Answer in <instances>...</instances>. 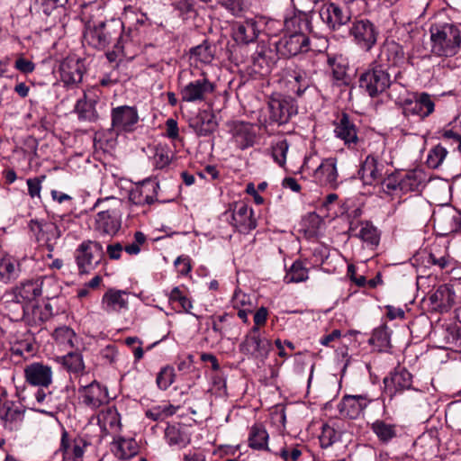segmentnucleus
<instances>
[{
    "label": "nucleus",
    "mask_w": 461,
    "mask_h": 461,
    "mask_svg": "<svg viewBox=\"0 0 461 461\" xmlns=\"http://www.w3.org/2000/svg\"><path fill=\"white\" fill-rule=\"evenodd\" d=\"M96 100L94 98H87L85 94L83 99L77 102L75 110L78 114V118L84 121L94 122L98 118L97 112L95 110Z\"/></svg>",
    "instance_id": "obj_37"
},
{
    "label": "nucleus",
    "mask_w": 461,
    "mask_h": 461,
    "mask_svg": "<svg viewBox=\"0 0 461 461\" xmlns=\"http://www.w3.org/2000/svg\"><path fill=\"white\" fill-rule=\"evenodd\" d=\"M123 23L118 20L102 22L94 27H87L84 33L85 41L99 50L115 43L122 37Z\"/></svg>",
    "instance_id": "obj_2"
},
{
    "label": "nucleus",
    "mask_w": 461,
    "mask_h": 461,
    "mask_svg": "<svg viewBox=\"0 0 461 461\" xmlns=\"http://www.w3.org/2000/svg\"><path fill=\"white\" fill-rule=\"evenodd\" d=\"M216 125L213 116L206 112L200 113L190 122V126L198 136L210 135L215 130Z\"/></svg>",
    "instance_id": "obj_35"
},
{
    "label": "nucleus",
    "mask_w": 461,
    "mask_h": 461,
    "mask_svg": "<svg viewBox=\"0 0 461 461\" xmlns=\"http://www.w3.org/2000/svg\"><path fill=\"white\" fill-rule=\"evenodd\" d=\"M165 439L170 447L177 449L186 447L191 441L186 429L179 423L171 424L166 428Z\"/></svg>",
    "instance_id": "obj_31"
},
{
    "label": "nucleus",
    "mask_w": 461,
    "mask_h": 461,
    "mask_svg": "<svg viewBox=\"0 0 461 461\" xmlns=\"http://www.w3.org/2000/svg\"><path fill=\"white\" fill-rule=\"evenodd\" d=\"M52 382V370L49 366L35 362L31 364V384L49 387Z\"/></svg>",
    "instance_id": "obj_34"
},
{
    "label": "nucleus",
    "mask_w": 461,
    "mask_h": 461,
    "mask_svg": "<svg viewBox=\"0 0 461 461\" xmlns=\"http://www.w3.org/2000/svg\"><path fill=\"white\" fill-rule=\"evenodd\" d=\"M356 236L370 248H375L379 244L378 230L369 221L360 223V230Z\"/></svg>",
    "instance_id": "obj_40"
},
{
    "label": "nucleus",
    "mask_w": 461,
    "mask_h": 461,
    "mask_svg": "<svg viewBox=\"0 0 461 461\" xmlns=\"http://www.w3.org/2000/svg\"><path fill=\"white\" fill-rule=\"evenodd\" d=\"M372 432L381 444L387 445L398 436V426L377 419L371 425Z\"/></svg>",
    "instance_id": "obj_33"
},
{
    "label": "nucleus",
    "mask_w": 461,
    "mask_h": 461,
    "mask_svg": "<svg viewBox=\"0 0 461 461\" xmlns=\"http://www.w3.org/2000/svg\"><path fill=\"white\" fill-rule=\"evenodd\" d=\"M60 362L64 367L71 373H81L85 369L83 357L80 353L70 352L60 357Z\"/></svg>",
    "instance_id": "obj_42"
},
{
    "label": "nucleus",
    "mask_w": 461,
    "mask_h": 461,
    "mask_svg": "<svg viewBox=\"0 0 461 461\" xmlns=\"http://www.w3.org/2000/svg\"><path fill=\"white\" fill-rule=\"evenodd\" d=\"M85 71L83 61L76 56L67 57L59 66L60 79L65 86L70 87L82 81Z\"/></svg>",
    "instance_id": "obj_19"
},
{
    "label": "nucleus",
    "mask_w": 461,
    "mask_h": 461,
    "mask_svg": "<svg viewBox=\"0 0 461 461\" xmlns=\"http://www.w3.org/2000/svg\"><path fill=\"white\" fill-rule=\"evenodd\" d=\"M252 214V209L249 208L246 203H235L230 214V224L240 232H249L254 230L257 226L256 221L253 219Z\"/></svg>",
    "instance_id": "obj_25"
},
{
    "label": "nucleus",
    "mask_w": 461,
    "mask_h": 461,
    "mask_svg": "<svg viewBox=\"0 0 461 461\" xmlns=\"http://www.w3.org/2000/svg\"><path fill=\"white\" fill-rule=\"evenodd\" d=\"M341 438V432L337 431L330 425H323L321 433L319 437L320 444L322 448H327L334 443L339 441Z\"/></svg>",
    "instance_id": "obj_49"
},
{
    "label": "nucleus",
    "mask_w": 461,
    "mask_h": 461,
    "mask_svg": "<svg viewBox=\"0 0 461 461\" xmlns=\"http://www.w3.org/2000/svg\"><path fill=\"white\" fill-rule=\"evenodd\" d=\"M113 452L120 459H129L138 453V445L133 438H119L113 444Z\"/></svg>",
    "instance_id": "obj_36"
},
{
    "label": "nucleus",
    "mask_w": 461,
    "mask_h": 461,
    "mask_svg": "<svg viewBox=\"0 0 461 461\" xmlns=\"http://www.w3.org/2000/svg\"><path fill=\"white\" fill-rule=\"evenodd\" d=\"M434 221L439 235L447 236L461 229V213L453 209H447L437 214L434 217Z\"/></svg>",
    "instance_id": "obj_28"
},
{
    "label": "nucleus",
    "mask_w": 461,
    "mask_h": 461,
    "mask_svg": "<svg viewBox=\"0 0 461 461\" xmlns=\"http://www.w3.org/2000/svg\"><path fill=\"white\" fill-rule=\"evenodd\" d=\"M104 254V248L100 242L90 240L81 242L74 252L78 274H91L101 264Z\"/></svg>",
    "instance_id": "obj_5"
},
{
    "label": "nucleus",
    "mask_w": 461,
    "mask_h": 461,
    "mask_svg": "<svg viewBox=\"0 0 461 461\" xmlns=\"http://www.w3.org/2000/svg\"><path fill=\"white\" fill-rule=\"evenodd\" d=\"M13 295V301L21 304L23 309V316L24 318L26 316L27 307L29 305V290L26 289V284L22 283L20 286L15 287L14 289Z\"/></svg>",
    "instance_id": "obj_53"
},
{
    "label": "nucleus",
    "mask_w": 461,
    "mask_h": 461,
    "mask_svg": "<svg viewBox=\"0 0 461 461\" xmlns=\"http://www.w3.org/2000/svg\"><path fill=\"white\" fill-rule=\"evenodd\" d=\"M393 85L387 68L373 61L359 77V86L371 97L384 93Z\"/></svg>",
    "instance_id": "obj_4"
},
{
    "label": "nucleus",
    "mask_w": 461,
    "mask_h": 461,
    "mask_svg": "<svg viewBox=\"0 0 461 461\" xmlns=\"http://www.w3.org/2000/svg\"><path fill=\"white\" fill-rule=\"evenodd\" d=\"M169 303L178 308V312H189L190 309L193 307L191 300L186 297L178 287H174L168 297Z\"/></svg>",
    "instance_id": "obj_47"
},
{
    "label": "nucleus",
    "mask_w": 461,
    "mask_h": 461,
    "mask_svg": "<svg viewBox=\"0 0 461 461\" xmlns=\"http://www.w3.org/2000/svg\"><path fill=\"white\" fill-rule=\"evenodd\" d=\"M158 182L146 179L133 187L129 193V201L135 205H150L158 200Z\"/></svg>",
    "instance_id": "obj_20"
},
{
    "label": "nucleus",
    "mask_w": 461,
    "mask_h": 461,
    "mask_svg": "<svg viewBox=\"0 0 461 461\" xmlns=\"http://www.w3.org/2000/svg\"><path fill=\"white\" fill-rule=\"evenodd\" d=\"M102 308L108 313H120L129 308V294L115 288L108 289L102 297Z\"/></svg>",
    "instance_id": "obj_22"
},
{
    "label": "nucleus",
    "mask_w": 461,
    "mask_h": 461,
    "mask_svg": "<svg viewBox=\"0 0 461 461\" xmlns=\"http://www.w3.org/2000/svg\"><path fill=\"white\" fill-rule=\"evenodd\" d=\"M268 110L269 120L278 125H283L297 113V105L291 96L275 94L269 98Z\"/></svg>",
    "instance_id": "obj_8"
},
{
    "label": "nucleus",
    "mask_w": 461,
    "mask_h": 461,
    "mask_svg": "<svg viewBox=\"0 0 461 461\" xmlns=\"http://www.w3.org/2000/svg\"><path fill=\"white\" fill-rule=\"evenodd\" d=\"M278 54L270 49H261L253 57V70L261 76L267 75L275 66Z\"/></svg>",
    "instance_id": "obj_32"
},
{
    "label": "nucleus",
    "mask_w": 461,
    "mask_h": 461,
    "mask_svg": "<svg viewBox=\"0 0 461 461\" xmlns=\"http://www.w3.org/2000/svg\"><path fill=\"white\" fill-rule=\"evenodd\" d=\"M176 373L171 366H166L157 375L156 383L160 390H167L175 382Z\"/></svg>",
    "instance_id": "obj_51"
},
{
    "label": "nucleus",
    "mask_w": 461,
    "mask_h": 461,
    "mask_svg": "<svg viewBox=\"0 0 461 461\" xmlns=\"http://www.w3.org/2000/svg\"><path fill=\"white\" fill-rule=\"evenodd\" d=\"M369 406L382 411L383 413L386 412L384 399L381 397L374 399L367 393L344 395L338 404V410L342 417L355 420L360 417Z\"/></svg>",
    "instance_id": "obj_3"
},
{
    "label": "nucleus",
    "mask_w": 461,
    "mask_h": 461,
    "mask_svg": "<svg viewBox=\"0 0 461 461\" xmlns=\"http://www.w3.org/2000/svg\"><path fill=\"white\" fill-rule=\"evenodd\" d=\"M447 151L442 146H436L429 150L427 157V164L431 168H438L445 159Z\"/></svg>",
    "instance_id": "obj_54"
},
{
    "label": "nucleus",
    "mask_w": 461,
    "mask_h": 461,
    "mask_svg": "<svg viewBox=\"0 0 461 461\" xmlns=\"http://www.w3.org/2000/svg\"><path fill=\"white\" fill-rule=\"evenodd\" d=\"M96 228L108 235H114L121 228V214L115 209L101 211L96 215Z\"/></svg>",
    "instance_id": "obj_30"
},
{
    "label": "nucleus",
    "mask_w": 461,
    "mask_h": 461,
    "mask_svg": "<svg viewBox=\"0 0 461 461\" xmlns=\"http://www.w3.org/2000/svg\"><path fill=\"white\" fill-rule=\"evenodd\" d=\"M431 301L442 310H447L455 303L456 294L448 285L439 286L430 297Z\"/></svg>",
    "instance_id": "obj_38"
},
{
    "label": "nucleus",
    "mask_w": 461,
    "mask_h": 461,
    "mask_svg": "<svg viewBox=\"0 0 461 461\" xmlns=\"http://www.w3.org/2000/svg\"><path fill=\"white\" fill-rule=\"evenodd\" d=\"M123 247L121 243L116 242L109 244L106 248V253L110 259L118 260L122 257Z\"/></svg>",
    "instance_id": "obj_63"
},
{
    "label": "nucleus",
    "mask_w": 461,
    "mask_h": 461,
    "mask_svg": "<svg viewBox=\"0 0 461 461\" xmlns=\"http://www.w3.org/2000/svg\"><path fill=\"white\" fill-rule=\"evenodd\" d=\"M269 433L262 422H256L248 429V446L255 451L270 452Z\"/></svg>",
    "instance_id": "obj_29"
},
{
    "label": "nucleus",
    "mask_w": 461,
    "mask_h": 461,
    "mask_svg": "<svg viewBox=\"0 0 461 461\" xmlns=\"http://www.w3.org/2000/svg\"><path fill=\"white\" fill-rule=\"evenodd\" d=\"M368 342L377 351H386L390 348V332L387 327L380 326L375 329Z\"/></svg>",
    "instance_id": "obj_41"
},
{
    "label": "nucleus",
    "mask_w": 461,
    "mask_h": 461,
    "mask_svg": "<svg viewBox=\"0 0 461 461\" xmlns=\"http://www.w3.org/2000/svg\"><path fill=\"white\" fill-rule=\"evenodd\" d=\"M55 339L60 343H69L72 344V339L75 337V332L68 327H61L58 328L54 331Z\"/></svg>",
    "instance_id": "obj_59"
},
{
    "label": "nucleus",
    "mask_w": 461,
    "mask_h": 461,
    "mask_svg": "<svg viewBox=\"0 0 461 461\" xmlns=\"http://www.w3.org/2000/svg\"><path fill=\"white\" fill-rule=\"evenodd\" d=\"M176 407L172 404L155 405L148 409L145 412L147 418L154 420L160 421L166 418L172 416L176 411Z\"/></svg>",
    "instance_id": "obj_44"
},
{
    "label": "nucleus",
    "mask_w": 461,
    "mask_h": 461,
    "mask_svg": "<svg viewBox=\"0 0 461 461\" xmlns=\"http://www.w3.org/2000/svg\"><path fill=\"white\" fill-rule=\"evenodd\" d=\"M232 140L240 150L253 147L257 132L253 124L244 122H235L231 128Z\"/></svg>",
    "instance_id": "obj_24"
},
{
    "label": "nucleus",
    "mask_w": 461,
    "mask_h": 461,
    "mask_svg": "<svg viewBox=\"0 0 461 461\" xmlns=\"http://www.w3.org/2000/svg\"><path fill=\"white\" fill-rule=\"evenodd\" d=\"M292 78L293 80H289L290 90L297 96H302L310 86V79L302 71L294 72Z\"/></svg>",
    "instance_id": "obj_45"
},
{
    "label": "nucleus",
    "mask_w": 461,
    "mask_h": 461,
    "mask_svg": "<svg viewBox=\"0 0 461 461\" xmlns=\"http://www.w3.org/2000/svg\"><path fill=\"white\" fill-rule=\"evenodd\" d=\"M435 109V104L431 96L427 93L413 95L412 98H407L402 103L403 114L414 115L424 120L430 115Z\"/></svg>",
    "instance_id": "obj_16"
},
{
    "label": "nucleus",
    "mask_w": 461,
    "mask_h": 461,
    "mask_svg": "<svg viewBox=\"0 0 461 461\" xmlns=\"http://www.w3.org/2000/svg\"><path fill=\"white\" fill-rule=\"evenodd\" d=\"M273 45L276 54L283 58H290L311 50L309 37L302 32L285 34L276 41Z\"/></svg>",
    "instance_id": "obj_11"
},
{
    "label": "nucleus",
    "mask_w": 461,
    "mask_h": 461,
    "mask_svg": "<svg viewBox=\"0 0 461 461\" xmlns=\"http://www.w3.org/2000/svg\"><path fill=\"white\" fill-rule=\"evenodd\" d=\"M232 30L234 41L246 45L254 42L261 32L259 23L254 19L237 22Z\"/></svg>",
    "instance_id": "obj_26"
},
{
    "label": "nucleus",
    "mask_w": 461,
    "mask_h": 461,
    "mask_svg": "<svg viewBox=\"0 0 461 461\" xmlns=\"http://www.w3.org/2000/svg\"><path fill=\"white\" fill-rule=\"evenodd\" d=\"M383 382L384 393L389 396L390 400L407 390L418 391L412 386V375L403 366H396L384 378Z\"/></svg>",
    "instance_id": "obj_12"
},
{
    "label": "nucleus",
    "mask_w": 461,
    "mask_h": 461,
    "mask_svg": "<svg viewBox=\"0 0 461 461\" xmlns=\"http://www.w3.org/2000/svg\"><path fill=\"white\" fill-rule=\"evenodd\" d=\"M430 52L438 58L456 56L461 48V30L453 23L431 26Z\"/></svg>",
    "instance_id": "obj_1"
},
{
    "label": "nucleus",
    "mask_w": 461,
    "mask_h": 461,
    "mask_svg": "<svg viewBox=\"0 0 461 461\" xmlns=\"http://www.w3.org/2000/svg\"><path fill=\"white\" fill-rule=\"evenodd\" d=\"M267 316L268 310L264 306L260 307L254 314V326L252 328H257L258 330H260V327L266 324Z\"/></svg>",
    "instance_id": "obj_61"
},
{
    "label": "nucleus",
    "mask_w": 461,
    "mask_h": 461,
    "mask_svg": "<svg viewBox=\"0 0 461 461\" xmlns=\"http://www.w3.org/2000/svg\"><path fill=\"white\" fill-rule=\"evenodd\" d=\"M190 54L191 57L194 58L196 60L205 64L212 62L214 57L212 47L207 41L192 48Z\"/></svg>",
    "instance_id": "obj_46"
},
{
    "label": "nucleus",
    "mask_w": 461,
    "mask_h": 461,
    "mask_svg": "<svg viewBox=\"0 0 461 461\" xmlns=\"http://www.w3.org/2000/svg\"><path fill=\"white\" fill-rule=\"evenodd\" d=\"M79 402L91 410H96L108 402L107 389L96 381L78 389Z\"/></svg>",
    "instance_id": "obj_18"
},
{
    "label": "nucleus",
    "mask_w": 461,
    "mask_h": 461,
    "mask_svg": "<svg viewBox=\"0 0 461 461\" xmlns=\"http://www.w3.org/2000/svg\"><path fill=\"white\" fill-rule=\"evenodd\" d=\"M16 397L17 402H11L6 403L3 409L0 410V416L2 419L10 421L22 420L24 418L27 409L24 403L27 400V393L25 386L16 385Z\"/></svg>",
    "instance_id": "obj_23"
},
{
    "label": "nucleus",
    "mask_w": 461,
    "mask_h": 461,
    "mask_svg": "<svg viewBox=\"0 0 461 461\" xmlns=\"http://www.w3.org/2000/svg\"><path fill=\"white\" fill-rule=\"evenodd\" d=\"M154 165L157 168H164L171 161L170 150L166 147H157L153 156Z\"/></svg>",
    "instance_id": "obj_55"
},
{
    "label": "nucleus",
    "mask_w": 461,
    "mask_h": 461,
    "mask_svg": "<svg viewBox=\"0 0 461 461\" xmlns=\"http://www.w3.org/2000/svg\"><path fill=\"white\" fill-rule=\"evenodd\" d=\"M321 21L332 31L340 29L351 19V13L345 3L329 1L319 11Z\"/></svg>",
    "instance_id": "obj_10"
},
{
    "label": "nucleus",
    "mask_w": 461,
    "mask_h": 461,
    "mask_svg": "<svg viewBox=\"0 0 461 461\" xmlns=\"http://www.w3.org/2000/svg\"><path fill=\"white\" fill-rule=\"evenodd\" d=\"M384 150V142L377 143L376 149L367 155L361 163L360 168L358 169V176L364 185H377L386 175L382 160Z\"/></svg>",
    "instance_id": "obj_6"
},
{
    "label": "nucleus",
    "mask_w": 461,
    "mask_h": 461,
    "mask_svg": "<svg viewBox=\"0 0 461 461\" xmlns=\"http://www.w3.org/2000/svg\"><path fill=\"white\" fill-rule=\"evenodd\" d=\"M214 91L213 84L205 77L193 80L180 90L181 100L185 103L203 102Z\"/></svg>",
    "instance_id": "obj_17"
},
{
    "label": "nucleus",
    "mask_w": 461,
    "mask_h": 461,
    "mask_svg": "<svg viewBox=\"0 0 461 461\" xmlns=\"http://www.w3.org/2000/svg\"><path fill=\"white\" fill-rule=\"evenodd\" d=\"M315 180L321 185L335 188L338 185L337 158H328L321 161L313 175Z\"/></svg>",
    "instance_id": "obj_27"
},
{
    "label": "nucleus",
    "mask_w": 461,
    "mask_h": 461,
    "mask_svg": "<svg viewBox=\"0 0 461 461\" xmlns=\"http://www.w3.org/2000/svg\"><path fill=\"white\" fill-rule=\"evenodd\" d=\"M232 303L234 308L245 306L253 308L249 296L241 292H236L234 294L232 298Z\"/></svg>",
    "instance_id": "obj_62"
},
{
    "label": "nucleus",
    "mask_w": 461,
    "mask_h": 461,
    "mask_svg": "<svg viewBox=\"0 0 461 461\" xmlns=\"http://www.w3.org/2000/svg\"><path fill=\"white\" fill-rule=\"evenodd\" d=\"M403 60V48L394 41L386 40L381 46L377 59L374 61L389 69L391 67L399 66Z\"/></svg>",
    "instance_id": "obj_21"
},
{
    "label": "nucleus",
    "mask_w": 461,
    "mask_h": 461,
    "mask_svg": "<svg viewBox=\"0 0 461 461\" xmlns=\"http://www.w3.org/2000/svg\"><path fill=\"white\" fill-rule=\"evenodd\" d=\"M14 272V265L9 258L0 260V281L6 282Z\"/></svg>",
    "instance_id": "obj_58"
},
{
    "label": "nucleus",
    "mask_w": 461,
    "mask_h": 461,
    "mask_svg": "<svg viewBox=\"0 0 461 461\" xmlns=\"http://www.w3.org/2000/svg\"><path fill=\"white\" fill-rule=\"evenodd\" d=\"M442 335L447 344L456 346L461 341V329L456 325H448L442 330Z\"/></svg>",
    "instance_id": "obj_56"
},
{
    "label": "nucleus",
    "mask_w": 461,
    "mask_h": 461,
    "mask_svg": "<svg viewBox=\"0 0 461 461\" xmlns=\"http://www.w3.org/2000/svg\"><path fill=\"white\" fill-rule=\"evenodd\" d=\"M271 453L281 457L284 461H298L302 456V450L296 445H284L280 449H272Z\"/></svg>",
    "instance_id": "obj_50"
},
{
    "label": "nucleus",
    "mask_w": 461,
    "mask_h": 461,
    "mask_svg": "<svg viewBox=\"0 0 461 461\" xmlns=\"http://www.w3.org/2000/svg\"><path fill=\"white\" fill-rule=\"evenodd\" d=\"M358 132L359 129L354 120L346 113H343L334 122V134L336 138L343 141L348 149H355L361 142Z\"/></svg>",
    "instance_id": "obj_13"
},
{
    "label": "nucleus",
    "mask_w": 461,
    "mask_h": 461,
    "mask_svg": "<svg viewBox=\"0 0 461 461\" xmlns=\"http://www.w3.org/2000/svg\"><path fill=\"white\" fill-rule=\"evenodd\" d=\"M90 442L81 436L70 438L67 430L61 434L59 451L62 454V461H84V454Z\"/></svg>",
    "instance_id": "obj_14"
},
{
    "label": "nucleus",
    "mask_w": 461,
    "mask_h": 461,
    "mask_svg": "<svg viewBox=\"0 0 461 461\" xmlns=\"http://www.w3.org/2000/svg\"><path fill=\"white\" fill-rule=\"evenodd\" d=\"M378 184L384 193L388 195H394L401 193V179L398 174H390L386 177H383Z\"/></svg>",
    "instance_id": "obj_48"
},
{
    "label": "nucleus",
    "mask_w": 461,
    "mask_h": 461,
    "mask_svg": "<svg viewBox=\"0 0 461 461\" xmlns=\"http://www.w3.org/2000/svg\"><path fill=\"white\" fill-rule=\"evenodd\" d=\"M349 36L353 42L362 50L369 51L376 44L378 30L367 19L354 21L349 27Z\"/></svg>",
    "instance_id": "obj_9"
},
{
    "label": "nucleus",
    "mask_w": 461,
    "mask_h": 461,
    "mask_svg": "<svg viewBox=\"0 0 461 461\" xmlns=\"http://www.w3.org/2000/svg\"><path fill=\"white\" fill-rule=\"evenodd\" d=\"M112 127L117 132H131L135 130L139 122V114L136 107L121 105L112 109Z\"/></svg>",
    "instance_id": "obj_15"
},
{
    "label": "nucleus",
    "mask_w": 461,
    "mask_h": 461,
    "mask_svg": "<svg viewBox=\"0 0 461 461\" xmlns=\"http://www.w3.org/2000/svg\"><path fill=\"white\" fill-rule=\"evenodd\" d=\"M308 279V269L301 261H294L285 276V282L299 283Z\"/></svg>",
    "instance_id": "obj_43"
},
{
    "label": "nucleus",
    "mask_w": 461,
    "mask_h": 461,
    "mask_svg": "<svg viewBox=\"0 0 461 461\" xmlns=\"http://www.w3.org/2000/svg\"><path fill=\"white\" fill-rule=\"evenodd\" d=\"M100 359L104 365H113L116 362L118 352L114 345H107L99 353Z\"/></svg>",
    "instance_id": "obj_57"
},
{
    "label": "nucleus",
    "mask_w": 461,
    "mask_h": 461,
    "mask_svg": "<svg viewBox=\"0 0 461 461\" xmlns=\"http://www.w3.org/2000/svg\"><path fill=\"white\" fill-rule=\"evenodd\" d=\"M272 349L270 339L257 328H251L240 344V351L249 358L264 362Z\"/></svg>",
    "instance_id": "obj_7"
},
{
    "label": "nucleus",
    "mask_w": 461,
    "mask_h": 461,
    "mask_svg": "<svg viewBox=\"0 0 461 461\" xmlns=\"http://www.w3.org/2000/svg\"><path fill=\"white\" fill-rule=\"evenodd\" d=\"M400 179L401 193L413 192L418 190L424 181V173L421 170H411L406 172L403 176H400Z\"/></svg>",
    "instance_id": "obj_39"
},
{
    "label": "nucleus",
    "mask_w": 461,
    "mask_h": 461,
    "mask_svg": "<svg viewBox=\"0 0 461 461\" xmlns=\"http://www.w3.org/2000/svg\"><path fill=\"white\" fill-rule=\"evenodd\" d=\"M174 265L177 272L183 276L187 275L192 269L190 258L188 256L182 255L177 257Z\"/></svg>",
    "instance_id": "obj_60"
},
{
    "label": "nucleus",
    "mask_w": 461,
    "mask_h": 461,
    "mask_svg": "<svg viewBox=\"0 0 461 461\" xmlns=\"http://www.w3.org/2000/svg\"><path fill=\"white\" fill-rule=\"evenodd\" d=\"M167 136L169 139L176 140L178 138V125L177 122L172 118L167 119L166 122Z\"/></svg>",
    "instance_id": "obj_64"
},
{
    "label": "nucleus",
    "mask_w": 461,
    "mask_h": 461,
    "mask_svg": "<svg viewBox=\"0 0 461 461\" xmlns=\"http://www.w3.org/2000/svg\"><path fill=\"white\" fill-rule=\"evenodd\" d=\"M288 149L289 143L285 139L278 140L272 145V157L280 167L285 165Z\"/></svg>",
    "instance_id": "obj_52"
}]
</instances>
